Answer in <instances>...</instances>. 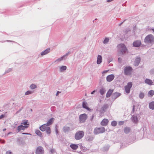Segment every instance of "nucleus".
<instances>
[{
	"label": "nucleus",
	"mask_w": 154,
	"mask_h": 154,
	"mask_svg": "<svg viewBox=\"0 0 154 154\" xmlns=\"http://www.w3.org/2000/svg\"><path fill=\"white\" fill-rule=\"evenodd\" d=\"M35 153V154H44V148L41 146H38L36 149Z\"/></svg>",
	"instance_id": "8"
},
{
	"label": "nucleus",
	"mask_w": 154,
	"mask_h": 154,
	"mask_svg": "<svg viewBox=\"0 0 154 154\" xmlns=\"http://www.w3.org/2000/svg\"><path fill=\"white\" fill-rule=\"evenodd\" d=\"M83 107L88 110H89L90 108L87 106V103L85 102H83L82 103Z\"/></svg>",
	"instance_id": "22"
},
{
	"label": "nucleus",
	"mask_w": 154,
	"mask_h": 154,
	"mask_svg": "<svg viewBox=\"0 0 154 154\" xmlns=\"http://www.w3.org/2000/svg\"><path fill=\"white\" fill-rule=\"evenodd\" d=\"M124 132L126 134L129 133L130 131V129L128 128H126L124 130Z\"/></svg>",
	"instance_id": "26"
},
{
	"label": "nucleus",
	"mask_w": 154,
	"mask_h": 154,
	"mask_svg": "<svg viewBox=\"0 0 154 154\" xmlns=\"http://www.w3.org/2000/svg\"><path fill=\"white\" fill-rule=\"evenodd\" d=\"M54 119L53 118H51L48 121L46 124L47 125H48V126L52 124L53 122H54Z\"/></svg>",
	"instance_id": "20"
},
{
	"label": "nucleus",
	"mask_w": 154,
	"mask_h": 154,
	"mask_svg": "<svg viewBox=\"0 0 154 154\" xmlns=\"http://www.w3.org/2000/svg\"><path fill=\"white\" fill-rule=\"evenodd\" d=\"M22 134H29L27 133H23Z\"/></svg>",
	"instance_id": "41"
},
{
	"label": "nucleus",
	"mask_w": 154,
	"mask_h": 154,
	"mask_svg": "<svg viewBox=\"0 0 154 154\" xmlns=\"http://www.w3.org/2000/svg\"><path fill=\"white\" fill-rule=\"evenodd\" d=\"M145 82L146 83L149 85H152L153 83L152 81L149 79H145Z\"/></svg>",
	"instance_id": "17"
},
{
	"label": "nucleus",
	"mask_w": 154,
	"mask_h": 154,
	"mask_svg": "<svg viewBox=\"0 0 154 154\" xmlns=\"http://www.w3.org/2000/svg\"><path fill=\"white\" fill-rule=\"evenodd\" d=\"M112 125L113 126H115L117 125V122L116 121H112L111 123Z\"/></svg>",
	"instance_id": "30"
},
{
	"label": "nucleus",
	"mask_w": 154,
	"mask_h": 154,
	"mask_svg": "<svg viewBox=\"0 0 154 154\" xmlns=\"http://www.w3.org/2000/svg\"><path fill=\"white\" fill-rule=\"evenodd\" d=\"M59 93H60V92L59 91H57L56 94V95H58Z\"/></svg>",
	"instance_id": "40"
},
{
	"label": "nucleus",
	"mask_w": 154,
	"mask_h": 154,
	"mask_svg": "<svg viewBox=\"0 0 154 154\" xmlns=\"http://www.w3.org/2000/svg\"><path fill=\"white\" fill-rule=\"evenodd\" d=\"M144 97V94L143 93H141L140 94L139 97L140 98L142 99V98H143Z\"/></svg>",
	"instance_id": "33"
},
{
	"label": "nucleus",
	"mask_w": 154,
	"mask_h": 154,
	"mask_svg": "<svg viewBox=\"0 0 154 154\" xmlns=\"http://www.w3.org/2000/svg\"><path fill=\"white\" fill-rule=\"evenodd\" d=\"M71 148L74 150H76L78 148V146L75 144H71L70 145Z\"/></svg>",
	"instance_id": "21"
},
{
	"label": "nucleus",
	"mask_w": 154,
	"mask_h": 154,
	"mask_svg": "<svg viewBox=\"0 0 154 154\" xmlns=\"http://www.w3.org/2000/svg\"><path fill=\"white\" fill-rule=\"evenodd\" d=\"M118 60H119V61H120V60H121L120 58H118Z\"/></svg>",
	"instance_id": "42"
},
{
	"label": "nucleus",
	"mask_w": 154,
	"mask_h": 154,
	"mask_svg": "<svg viewBox=\"0 0 154 154\" xmlns=\"http://www.w3.org/2000/svg\"><path fill=\"white\" fill-rule=\"evenodd\" d=\"M68 128V129H69V128Z\"/></svg>",
	"instance_id": "46"
},
{
	"label": "nucleus",
	"mask_w": 154,
	"mask_h": 154,
	"mask_svg": "<svg viewBox=\"0 0 154 154\" xmlns=\"http://www.w3.org/2000/svg\"><path fill=\"white\" fill-rule=\"evenodd\" d=\"M114 75L111 74L109 75L106 77V80L108 82H110L112 81L114 79Z\"/></svg>",
	"instance_id": "11"
},
{
	"label": "nucleus",
	"mask_w": 154,
	"mask_h": 154,
	"mask_svg": "<svg viewBox=\"0 0 154 154\" xmlns=\"http://www.w3.org/2000/svg\"><path fill=\"white\" fill-rule=\"evenodd\" d=\"M50 48H48L44 51L42 52L41 53V55L42 56L46 54H47L50 51Z\"/></svg>",
	"instance_id": "18"
},
{
	"label": "nucleus",
	"mask_w": 154,
	"mask_h": 154,
	"mask_svg": "<svg viewBox=\"0 0 154 154\" xmlns=\"http://www.w3.org/2000/svg\"><path fill=\"white\" fill-rule=\"evenodd\" d=\"M117 47L119 50L118 52V54L119 55L123 54L127 51V49L126 47L123 44H121L119 45Z\"/></svg>",
	"instance_id": "2"
},
{
	"label": "nucleus",
	"mask_w": 154,
	"mask_h": 154,
	"mask_svg": "<svg viewBox=\"0 0 154 154\" xmlns=\"http://www.w3.org/2000/svg\"><path fill=\"white\" fill-rule=\"evenodd\" d=\"M80 123H83L85 121L87 118V115L85 114L81 115L79 117Z\"/></svg>",
	"instance_id": "10"
},
{
	"label": "nucleus",
	"mask_w": 154,
	"mask_h": 154,
	"mask_svg": "<svg viewBox=\"0 0 154 154\" xmlns=\"http://www.w3.org/2000/svg\"><path fill=\"white\" fill-rule=\"evenodd\" d=\"M32 93V92L30 91H28L25 93L26 95H28L31 94Z\"/></svg>",
	"instance_id": "34"
},
{
	"label": "nucleus",
	"mask_w": 154,
	"mask_h": 154,
	"mask_svg": "<svg viewBox=\"0 0 154 154\" xmlns=\"http://www.w3.org/2000/svg\"><path fill=\"white\" fill-rule=\"evenodd\" d=\"M29 124L27 120H23L21 125L18 126L17 129L19 132L21 130H23L29 127Z\"/></svg>",
	"instance_id": "1"
},
{
	"label": "nucleus",
	"mask_w": 154,
	"mask_h": 154,
	"mask_svg": "<svg viewBox=\"0 0 154 154\" xmlns=\"http://www.w3.org/2000/svg\"><path fill=\"white\" fill-rule=\"evenodd\" d=\"M154 94V91L153 90L150 91L148 93V96L152 97Z\"/></svg>",
	"instance_id": "24"
},
{
	"label": "nucleus",
	"mask_w": 154,
	"mask_h": 154,
	"mask_svg": "<svg viewBox=\"0 0 154 154\" xmlns=\"http://www.w3.org/2000/svg\"><path fill=\"white\" fill-rule=\"evenodd\" d=\"M132 86V84L131 82H128L127 85L125 86V90L126 92L128 94L130 93L131 88Z\"/></svg>",
	"instance_id": "7"
},
{
	"label": "nucleus",
	"mask_w": 154,
	"mask_h": 154,
	"mask_svg": "<svg viewBox=\"0 0 154 154\" xmlns=\"http://www.w3.org/2000/svg\"><path fill=\"white\" fill-rule=\"evenodd\" d=\"M149 107L152 109H154V101H152L149 104Z\"/></svg>",
	"instance_id": "23"
},
{
	"label": "nucleus",
	"mask_w": 154,
	"mask_h": 154,
	"mask_svg": "<svg viewBox=\"0 0 154 154\" xmlns=\"http://www.w3.org/2000/svg\"><path fill=\"white\" fill-rule=\"evenodd\" d=\"M108 106L107 105H105L103 106L101 108L100 110V114H102L104 113L106 109L107 108Z\"/></svg>",
	"instance_id": "15"
},
{
	"label": "nucleus",
	"mask_w": 154,
	"mask_h": 154,
	"mask_svg": "<svg viewBox=\"0 0 154 154\" xmlns=\"http://www.w3.org/2000/svg\"><path fill=\"white\" fill-rule=\"evenodd\" d=\"M105 131V128L104 127L100 128H96L94 131L95 134H97L104 133Z\"/></svg>",
	"instance_id": "6"
},
{
	"label": "nucleus",
	"mask_w": 154,
	"mask_h": 154,
	"mask_svg": "<svg viewBox=\"0 0 154 154\" xmlns=\"http://www.w3.org/2000/svg\"><path fill=\"white\" fill-rule=\"evenodd\" d=\"M132 120L135 123H136L137 122V116H134L132 118Z\"/></svg>",
	"instance_id": "27"
},
{
	"label": "nucleus",
	"mask_w": 154,
	"mask_h": 154,
	"mask_svg": "<svg viewBox=\"0 0 154 154\" xmlns=\"http://www.w3.org/2000/svg\"><path fill=\"white\" fill-rule=\"evenodd\" d=\"M3 143H5V141H3V142H2Z\"/></svg>",
	"instance_id": "44"
},
{
	"label": "nucleus",
	"mask_w": 154,
	"mask_h": 154,
	"mask_svg": "<svg viewBox=\"0 0 154 154\" xmlns=\"http://www.w3.org/2000/svg\"><path fill=\"white\" fill-rule=\"evenodd\" d=\"M95 92V91H94L91 93V94H93Z\"/></svg>",
	"instance_id": "39"
},
{
	"label": "nucleus",
	"mask_w": 154,
	"mask_h": 154,
	"mask_svg": "<svg viewBox=\"0 0 154 154\" xmlns=\"http://www.w3.org/2000/svg\"><path fill=\"white\" fill-rule=\"evenodd\" d=\"M36 86L35 85L32 84L30 86V88L31 89H34L36 88Z\"/></svg>",
	"instance_id": "31"
},
{
	"label": "nucleus",
	"mask_w": 154,
	"mask_h": 154,
	"mask_svg": "<svg viewBox=\"0 0 154 154\" xmlns=\"http://www.w3.org/2000/svg\"><path fill=\"white\" fill-rule=\"evenodd\" d=\"M84 133L83 131H78L75 134V138L76 140H79L84 136Z\"/></svg>",
	"instance_id": "4"
},
{
	"label": "nucleus",
	"mask_w": 154,
	"mask_h": 154,
	"mask_svg": "<svg viewBox=\"0 0 154 154\" xmlns=\"http://www.w3.org/2000/svg\"><path fill=\"white\" fill-rule=\"evenodd\" d=\"M48 126L47 125L44 124L40 127V129L42 131H46L47 134H50L51 133V130Z\"/></svg>",
	"instance_id": "3"
},
{
	"label": "nucleus",
	"mask_w": 154,
	"mask_h": 154,
	"mask_svg": "<svg viewBox=\"0 0 154 154\" xmlns=\"http://www.w3.org/2000/svg\"><path fill=\"white\" fill-rule=\"evenodd\" d=\"M140 60V58L139 57H136L134 61V65L136 66H137L138 65Z\"/></svg>",
	"instance_id": "12"
},
{
	"label": "nucleus",
	"mask_w": 154,
	"mask_h": 154,
	"mask_svg": "<svg viewBox=\"0 0 154 154\" xmlns=\"http://www.w3.org/2000/svg\"><path fill=\"white\" fill-rule=\"evenodd\" d=\"M64 56H63V57H62L58 59H57V60H56V61H60L61 60H63V57H64Z\"/></svg>",
	"instance_id": "35"
},
{
	"label": "nucleus",
	"mask_w": 154,
	"mask_h": 154,
	"mask_svg": "<svg viewBox=\"0 0 154 154\" xmlns=\"http://www.w3.org/2000/svg\"><path fill=\"white\" fill-rule=\"evenodd\" d=\"M35 133L38 135L40 136V137H42V135L41 132L39 130H37L35 131Z\"/></svg>",
	"instance_id": "25"
},
{
	"label": "nucleus",
	"mask_w": 154,
	"mask_h": 154,
	"mask_svg": "<svg viewBox=\"0 0 154 154\" xmlns=\"http://www.w3.org/2000/svg\"><path fill=\"white\" fill-rule=\"evenodd\" d=\"M109 121L106 119H104L101 122V125L102 126H106L107 125Z\"/></svg>",
	"instance_id": "14"
},
{
	"label": "nucleus",
	"mask_w": 154,
	"mask_h": 154,
	"mask_svg": "<svg viewBox=\"0 0 154 154\" xmlns=\"http://www.w3.org/2000/svg\"><path fill=\"white\" fill-rule=\"evenodd\" d=\"M105 90L104 89H100V92L101 95H103L105 92Z\"/></svg>",
	"instance_id": "28"
},
{
	"label": "nucleus",
	"mask_w": 154,
	"mask_h": 154,
	"mask_svg": "<svg viewBox=\"0 0 154 154\" xmlns=\"http://www.w3.org/2000/svg\"><path fill=\"white\" fill-rule=\"evenodd\" d=\"M5 130H6V129H4L3 130V131H5Z\"/></svg>",
	"instance_id": "45"
},
{
	"label": "nucleus",
	"mask_w": 154,
	"mask_h": 154,
	"mask_svg": "<svg viewBox=\"0 0 154 154\" xmlns=\"http://www.w3.org/2000/svg\"><path fill=\"white\" fill-rule=\"evenodd\" d=\"M6 154H12V153L10 151H8L6 152Z\"/></svg>",
	"instance_id": "36"
},
{
	"label": "nucleus",
	"mask_w": 154,
	"mask_h": 154,
	"mask_svg": "<svg viewBox=\"0 0 154 154\" xmlns=\"http://www.w3.org/2000/svg\"><path fill=\"white\" fill-rule=\"evenodd\" d=\"M113 89H109V90L108 91V92H107V93L106 94V97H109L111 96L113 92Z\"/></svg>",
	"instance_id": "16"
},
{
	"label": "nucleus",
	"mask_w": 154,
	"mask_h": 154,
	"mask_svg": "<svg viewBox=\"0 0 154 154\" xmlns=\"http://www.w3.org/2000/svg\"><path fill=\"white\" fill-rule=\"evenodd\" d=\"M123 123H124L123 122H119V125H122L123 124Z\"/></svg>",
	"instance_id": "38"
},
{
	"label": "nucleus",
	"mask_w": 154,
	"mask_h": 154,
	"mask_svg": "<svg viewBox=\"0 0 154 154\" xmlns=\"http://www.w3.org/2000/svg\"><path fill=\"white\" fill-rule=\"evenodd\" d=\"M133 45L135 47H138L140 46L141 44V42L140 41H136L133 43Z\"/></svg>",
	"instance_id": "13"
},
{
	"label": "nucleus",
	"mask_w": 154,
	"mask_h": 154,
	"mask_svg": "<svg viewBox=\"0 0 154 154\" xmlns=\"http://www.w3.org/2000/svg\"><path fill=\"white\" fill-rule=\"evenodd\" d=\"M102 57L101 56L98 55L97 60V63L98 64H100L102 62Z\"/></svg>",
	"instance_id": "19"
},
{
	"label": "nucleus",
	"mask_w": 154,
	"mask_h": 154,
	"mask_svg": "<svg viewBox=\"0 0 154 154\" xmlns=\"http://www.w3.org/2000/svg\"><path fill=\"white\" fill-rule=\"evenodd\" d=\"M132 71V68L129 66L125 67L124 70L125 74L126 75H130L131 74Z\"/></svg>",
	"instance_id": "9"
},
{
	"label": "nucleus",
	"mask_w": 154,
	"mask_h": 154,
	"mask_svg": "<svg viewBox=\"0 0 154 154\" xmlns=\"http://www.w3.org/2000/svg\"><path fill=\"white\" fill-rule=\"evenodd\" d=\"M5 116L4 115H1L0 116V119H2Z\"/></svg>",
	"instance_id": "37"
},
{
	"label": "nucleus",
	"mask_w": 154,
	"mask_h": 154,
	"mask_svg": "<svg viewBox=\"0 0 154 154\" xmlns=\"http://www.w3.org/2000/svg\"><path fill=\"white\" fill-rule=\"evenodd\" d=\"M145 42L147 43H151L154 41V37L152 35L150 34L146 36L144 39Z\"/></svg>",
	"instance_id": "5"
},
{
	"label": "nucleus",
	"mask_w": 154,
	"mask_h": 154,
	"mask_svg": "<svg viewBox=\"0 0 154 154\" xmlns=\"http://www.w3.org/2000/svg\"><path fill=\"white\" fill-rule=\"evenodd\" d=\"M109 41V38H106L104 40L103 42L104 44H106Z\"/></svg>",
	"instance_id": "32"
},
{
	"label": "nucleus",
	"mask_w": 154,
	"mask_h": 154,
	"mask_svg": "<svg viewBox=\"0 0 154 154\" xmlns=\"http://www.w3.org/2000/svg\"><path fill=\"white\" fill-rule=\"evenodd\" d=\"M66 67L65 66H63L62 67H61L60 69V71H62L63 70H66Z\"/></svg>",
	"instance_id": "29"
},
{
	"label": "nucleus",
	"mask_w": 154,
	"mask_h": 154,
	"mask_svg": "<svg viewBox=\"0 0 154 154\" xmlns=\"http://www.w3.org/2000/svg\"><path fill=\"white\" fill-rule=\"evenodd\" d=\"M152 30L154 32V28L152 29Z\"/></svg>",
	"instance_id": "43"
}]
</instances>
